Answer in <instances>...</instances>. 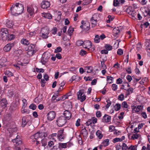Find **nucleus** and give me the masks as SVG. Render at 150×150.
Instances as JSON below:
<instances>
[{
  "label": "nucleus",
  "instance_id": "a878e982",
  "mask_svg": "<svg viewBox=\"0 0 150 150\" xmlns=\"http://www.w3.org/2000/svg\"><path fill=\"white\" fill-rule=\"evenodd\" d=\"M42 16L44 17L48 18L49 19H51L52 18L51 15L49 13H44L43 14Z\"/></svg>",
  "mask_w": 150,
  "mask_h": 150
},
{
  "label": "nucleus",
  "instance_id": "e2e57ef3",
  "mask_svg": "<svg viewBox=\"0 0 150 150\" xmlns=\"http://www.w3.org/2000/svg\"><path fill=\"white\" fill-rule=\"evenodd\" d=\"M119 4L118 0H114L113 2V5L115 6H116Z\"/></svg>",
  "mask_w": 150,
  "mask_h": 150
},
{
  "label": "nucleus",
  "instance_id": "338daca9",
  "mask_svg": "<svg viewBox=\"0 0 150 150\" xmlns=\"http://www.w3.org/2000/svg\"><path fill=\"white\" fill-rule=\"evenodd\" d=\"M54 144V142L50 140L48 142V146L49 147H52Z\"/></svg>",
  "mask_w": 150,
  "mask_h": 150
},
{
  "label": "nucleus",
  "instance_id": "2eb2a0df",
  "mask_svg": "<svg viewBox=\"0 0 150 150\" xmlns=\"http://www.w3.org/2000/svg\"><path fill=\"white\" fill-rule=\"evenodd\" d=\"M13 46V45L11 44H7L4 48V50L6 52H8L11 48Z\"/></svg>",
  "mask_w": 150,
  "mask_h": 150
},
{
  "label": "nucleus",
  "instance_id": "dca6fc26",
  "mask_svg": "<svg viewBox=\"0 0 150 150\" xmlns=\"http://www.w3.org/2000/svg\"><path fill=\"white\" fill-rule=\"evenodd\" d=\"M126 91L125 95L126 97L129 96L130 94L133 92V88L132 87H129L127 89H125Z\"/></svg>",
  "mask_w": 150,
  "mask_h": 150
},
{
  "label": "nucleus",
  "instance_id": "37998d69",
  "mask_svg": "<svg viewBox=\"0 0 150 150\" xmlns=\"http://www.w3.org/2000/svg\"><path fill=\"white\" fill-rule=\"evenodd\" d=\"M57 135V133H54L52 134H51L49 136V138L50 139H52L54 140L55 141V140L54 138V137H56V136Z\"/></svg>",
  "mask_w": 150,
  "mask_h": 150
},
{
  "label": "nucleus",
  "instance_id": "a211bd4d",
  "mask_svg": "<svg viewBox=\"0 0 150 150\" xmlns=\"http://www.w3.org/2000/svg\"><path fill=\"white\" fill-rule=\"evenodd\" d=\"M68 144V143H58V148L59 149L66 148H67V146Z\"/></svg>",
  "mask_w": 150,
  "mask_h": 150
},
{
  "label": "nucleus",
  "instance_id": "72a5a7b5",
  "mask_svg": "<svg viewBox=\"0 0 150 150\" xmlns=\"http://www.w3.org/2000/svg\"><path fill=\"white\" fill-rule=\"evenodd\" d=\"M121 147L122 150H127L129 149L127 144L124 143H122Z\"/></svg>",
  "mask_w": 150,
  "mask_h": 150
},
{
  "label": "nucleus",
  "instance_id": "8fccbe9b",
  "mask_svg": "<svg viewBox=\"0 0 150 150\" xmlns=\"http://www.w3.org/2000/svg\"><path fill=\"white\" fill-rule=\"evenodd\" d=\"M34 52L35 51L28 50V51L27 52V54L29 56H31L34 53Z\"/></svg>",
  "mask_w": 150,
  "mask_h": 150
},
{
  "label": "nucleus",
  "instance_id": "5fc2aeb1",
  "mask_svg": "<svg viewBox=\"0 0 150 150\" xmlns=\"http://www.w3.org/2000/svg\"><path fill=\"white\" fill-rule=\"evenodd\" d=\"M22 101L23 104L22 105V107H26L27 104L26 100L25 99H24Z\"/></svg>",
  "mask_w": 150,
  "mask_h": 150
},
{
  "label": "nucleus",
  "instance_id": "ea45409f",
  "mask_svg": "<svg viewBox=\"0 0 150 150\" xmlns=\"http://www.w3.org/2000/svg\"><path fill=\"white\" fill-rule=\"evenodd\" d=\"M74 31V29L73 28H72L71 27H70L68 30V33L69 35L70 36L71 35Z\"/></svg>",
  "mask_w": 150,
  "mask_h": 150
},
{
  "label": "nucleus",
  "instance_id": "3c124183",
  "mask_svg": "<svg viewBox=\"0 0 150 150\" xmlns=\"http://www.w3.org/2000/svg\"><path fill=\"white\" fill-rule=\"evenodd\" d=\"M35 45L32 44H31L28 47V50H31L34 51V49L35 48Z\"/></svg>",
  "mask_w": 150,
  "mask_h": 150
},
{
  "label": "nucleus",
  "instance_id": "aec40b11",
  "mask_svg": "<svg viewBox=\"0 0 150 150\" xmlns=\"http://www.w3.org/2000/svg\"><path fill=\"white\" fill-rule=\"evenodd\" d=\"M13 24L11 21L7 20L6 23V25L8 28H11L13 26Z\"/></svg>",
  "mask_w": 150,
  "mask_h": 150
},
{
  "label": "nucleus",
  "instance_id": "774afa93",
  "mask_svg": "<svg viewBox=\"0 0 150 150\" xmlns=\"http://www.w3.org/2000/svg\"><path fill=\"white\" fill-rule=\"evenodd\" d=\"M86 54V51L84 50H81L80 52V54L81 56H83Z\"/></svg>",
  "mask_w": 150,
  "mask_h": 150
},
{
  "label": "nucleus",
  "instance_id": "79ce46f5",
  "mask_svg": "<svg viewBox=\"0 0 150 150\" xmlns=\"http://www.w3.org/2000/svg\"><path fill=\"white\" fill-rule=\"evenodd\" d=\"M106 102L107 103V104L106 105L105 107L107 109L111 105L112 102L110 100H107L106 101Z\"/></svg>",
  "mask_w": 150,
  "mask_h": 150
},
{
  "label": "nucleus",
  "instance_id": "ddd939ff",
  "mask_svg": "<svg viewBox=\"0 0 150 150\" xmlns=\"http://www.w3.org/2000/svg\"><path fill=\"white\" fill-rule=\"evenodd\" d=\"M132 109L134 110L135 112H138L142 109V107L141 105L132 106Z\"/></svg>",
  "mask_w": 150,
  "mask_h": 150
},
{
  "label": "nucleus",
  "instance_id": "f3484780",
  "mask_svg": "<svg viewBox=\"0 0 150 150\" xmlns=\"http://www.w3.org/2000/svg\"><path fill=\"white\" fill-rule=\"evenodd\" d=\"M21 126L23 127H24L28 122V120L25 117H23L22 119Z\"/></svg>",
  "mask_w": 150,
  "mask_h": 150
},
{
  "label": "nucleus",
  "instance_id": "5701e85b",
  "mask_svg": "<svg viewBox=\"0 0 150 150\" xmlns=\"http://www.w3.org/2000/svg\"><path fill=\"white\" fill-rule=\"evenodd\" d=\"M48 59L45 57V55H43L41 60V62L43 64H45L47 62Z\"/></svg>",
  "mask_w": 150,
  "mask_h": 150
},
{
  "label": "nucleus",
  "instance_id": "69168bd1",
  "mask_svg": "<svg viewBox=\"0 0 150 150\" xmlns=\"http://www.w3.org/2000/svg\"><path fill=\"white\" fill-rule=\"evenodd\" d=\"M96 115L97 117H100L101 116V113L100 111H97L96 113Z\"/></svg>",
  "mask_w": 150,
  "mask_h": 150
},
{
  "label": "nucleus",
  "instance_id": "680f3d73",
  "mask_svg": "<svg viewBox=\"0 0 150 150\" xmlns=\"http://www.w3.org/2000/svg\"><path fill=\"white\" fill-rule=\"evenodd\" d=\"M57 31V28L56 27H54L51 30V32L54 35L56 33Z\"/></svg>",
  "mask_w": 150,
  "mask_h": 150
},
{
  "label": "nucleus",
  "instance_id": "a18cd8bd",
  "mask_svg": "<svg viewBox=\"0 0 150 150\" xmlns=\"http://www.w3.org/2000/svg\"><path fill=\"white\" fill-rule=\"evenodd\" d=\"M64 129H63L59 130L57 132V135L64 134Z\"/></svg>",
  "mask_w": 150,
  "mask_h": 150
},
{
  "label": "nucleus",
  "instance_id": "09e8293b",
  "mask_svg": "<svg viewBox=\"0 0 150 150\" xmlns=\"http://www.w3.org/2000/svg\"><path fill=\"white\" fill-rule=\"evenodd\" d=\"M122 107L123 108H127L128 107V105L126 101L123 102L122 104Z\"/></svg>",
  "mask_w": 150,
  "mask_h": 150
},
{
  "label": "nucleus",
  "instance_id": "c9c22d12",
  "mask_svg": "<svg viewBox=\"0 0 150 150\" xmlns=\"http://www.w3.org/2000/svg\"><path fill=\"white\" fill-rule=\"evenodd\" d=\"M25 107H22V109H21V112L23 114L26 113L28 114L29 113L28 110H27L25 109Z\"/></svg>",
  "mask_w": 150,
  "mask_h": 150
},
{
  "label": "nucleus",
  "instance_id": "c85d7f7f",
  "mask_svg": "<svg viewBox=\"0 0 150 150\" xmlns=\"http://www.w3.org/2000/svg\"><path fill=\"white\" fill-rule=\"evenodd\" d=\"M5 75L8 77H10L13 76V74L10 71L8 70H6L4 72Z\"/></svg>",
  "mask_w": 150,
  "mask_h": 150
},
{
  "label": "nucleus",
  "instance_id": "4d7b16f0",
  "mask_svg": "<svg viewBox=\"0 0 150 150\" xmlns=\"http://www.w3.org/2000/svg\"><path fill=\"white\" fill-rule=\"evenodd\" d=\"M124 95L121 94L118 96V99L120 101H122L124 99Z\"/></svg>",
  "mask_w": 150,
  "mask_h": 150
},
{
  "label": "nucleus",
  "instance_id": "bb28decb",
  "mask_svg": "<svg viewBox=\"0 0 150 150\" xmlns=\"http://www.w3.org/2000/svg\"><path fill=\"white\" fill-rule=\"evenodd\" d=\"M15 38V36L13 34H9L8 33V36L7 38V39L6 40H11Z\"/></svg>",
  "mask_w": 150,
  "mask_h": 150
},
{
  "label": "nucleus",
  "instance_id": "e433bc0d",
  "mask_svg": "<svg viewBox=\"0 0 150 150\" xmlns=\"http://www.w3.org/2000/svg\"><path fill=\"white\" fill-rule=\"evenodd\" d=\"M81 133L84 136H86L88 134V133L85 127L82 130Z\"/></svg>",
  "mask_w": 150,
  "mask_h": 150
},
{
  "label": "nucleus",
  "instance_id": "864d4df0",
  "mask_svg": "<svg viewBox=\"0 0 150 150\" xmlns=\"http://www.w3.org/2000/svg\"><path fill=\"white\" fill-rule=\"evenodd\" d=\"M129 150H137V146L131 145L129 147Z\"/></svg>",
  "mask_w": 150,
  "mask_h": 150
},
{
  "label": "nucleus",
  "instance_id": "6e6d98bb",
  "mask_svg": "<svg viewBox=\"0 0 150 150\" xmlns=\"http://www.w3.org/2000/svg\"><path fill=\"white\" fill-rule=\"evenodd\" d=\"M91 21L92 25L93 27H95L96 25V22L97 21L95 20L92 19V18L91 19Z\"/></svg>",
  "mask_w": 150,
  "mask_h": 150
},
{
  "label": "nucleus",
  "instance_id": "1a4fd4ad",
  "mask_svg": "<svg viewBox=\"0 0 150 150\" xmlns=\"http://www.w3.org/2000/svg\"><path fill=\"white\" fill-rule=\"evenodd\" d=\"M50 6V2L47 1H44L41 4V7L43 9H46L49 7Z\"/></svg>",
  "mask_w": 150,
  "mask_h": 150
},
{
  "label": "nucleus",
  "instance_id": "393cba45",
  "mask_svg": "<svg viewBox=\"0 0 150 150\" xmlns=\"http://www.w3.org/2000/svg\"><path fill=\"white\" fill-rule=\"evenodd\" d=\"M109 140L108 139H107L103 141L102 144V146H108L109 144Z\"/></svg>",
  "mask_w": 150,
  "mask_h": 150
},
{
  "label": "nucleus",
  "instance_id": "9d476101",
  "mask_svg": "<svg viewBox=\"0 0 150 150\" xmlns=\"http://www.w3.org/2000/svg\"><path fill=\"white\" fill-rule=\"evenodd\" d=\"M64 115L65 118L69 120L71 117V114L69 111L66 110L64 112Z\"/></svg>",
  "mask_w": 150,
  "mask_h": 150
},
{
  "label": "nucleus",
  "instance_id": "7c9ffc66",
  "mask_svg": "<svg viewBox=\"0 0 150 150\" xmlns=\"http://www.w3.org/2000/svg\"><path fill=\"white\" fill-rule=\"evenodd\" d=\"M41 31L42 33L45 34H48L49 33V30L46 28H42Z\"/></svg>",
  "mask_w": 150,
  "mask_h": 150
},
{
  "label": "nucleus",
  "instance_id": "de8ad7c7",
  "mask_svg": "<svg viewBox=\"0 0 150 150\" xmlns=\"http://www.w3.org/2000/svg\"><path fill=\"white\" fill-rule=\"evenodd\" d=\"M105 48L108 50H110L112 49V47L111 46L108 44H106L105 46Z\"/></svg>",
  "mask_w": 150,
  "mask_h": 150
},
{
  "label": "nucleus",
  "instance_id": "0e129e2a",
  "mask_svg": "<svg viewBox=\"0 0 150 150\" xmlns=\"http://www.w3.org/2000/svg\"><path fill=\"white\" fill-rule=\"evenodd\" d=\"M123 53V51L121 49H119L117 51V54L119 55H122Z\"/></svg>",
  "mask_w": 150,
  "mask_h": 150
},
{
  "label": "nucleus",
  "instance_id": "4468645a",
  "mask_svg": "<svg viewBox=\"0 0 150 150\" xmlns=\"http://www.w3.org/2000/svg\"><path fill=\"white\" fill-rule=\"evenodd\" d=\"M111 120V117L108 115H105L102 119L103 122H110Z\"/></svg>",
  "mask_w": 150,
  "mask_h": 150
},
{
  "label": "nucleus",
  "instance_id": "0eeeda50",
  "mask_svg": "<svg viewBox=\"0 0 150 150\" xmlns=\"http://www.w3.org/2000/svg\"><path fill=\"white\" fill-rule=\"evenodd\" d=\"M12 141L15 146L20 145L22 144V142L20 140V136L18 135L15 139H13Z\"/></svg>",
  "mask_w": 150,
  "mask_h": 150
},
{
  "label": "nucleus",
  "instance_id": "13d9d810",
  "mask_svg": "<svg viewBox=\"0 0 150 150\" xmlns=\"http://www.w3.org/2000/svg\"><path fill=\"white\" fill-rule=\"evenodd\" d=\"M29 108L30 109H32L33 110H34L36 109V106L35 104H32L30 105V106L29 107Z\"/></svg>",
  "mask_w": 150,
  "mask_h": 150
},
{
  "label": "nucleus",
  "instance_id": "bf43d9fd",
  "mask_svg": "<svg viewBox=\"0 0 150 150\" xmlns=\"http://www.w3.org/2000/svg\"><path fill=\"white\" fill-rule=\"evenodd\" d=\"M62 50V49L60 47H58L55 50L54 52L57 53L61 52Z\"/></svg>",
  "mask_w": 150,
  "mask_h": 150
},
{
  "label": "nucleus",
  "instance_id": "4be33fe9",
  "mask_svg": "<svg viewBox=\"0 0 150 150\" xmlns=\"http://www.w3.org/2000/svg\"><path fill=\"white\" fill-rule=\"evenodd\" d=\"M120 30L118 28H114L112 30V33L114 36H116L119 34Z\"/></svg>",
  "mask_w": 150,
  "mask_h": 150
},
{
  "label": "nucleus",
  "instance_id": "412c9836",
  "mask_svg": "<svg viewBox=\"0 0 150 150\" xmlns=\"http://www.w3.org/2000/svg\"><path fill=\"white\" fill-rule=\"evenodd\" d=\"M6 59L4 57L1 58L0 60V65H1L2 67H5L6 65V64H4L6 62Z\"/></svg>",
  "mask_w": 150,
  "mask_h": 150
},
{
  "label": "nucleus",
  "instance_id": "cd10ccee",
  "mask_svg": "<svg viewBox=\"0 0 150 150\" xmlns=\"http://www.w3.org/2000/svg\"><path fill=\"white\" fill-rule=\"evenodd\" d=\"M121 107V105L120 103H116L114 106L115 110L117 111L119 110Z\"/></svg>",
  "mask_w": 150,
  "mask_h": 150
},
{
  "label": "nucleus",
  "instance_id": "423d86ee",
  "mask_svg": "<svg viewBox=\"0 0 150 150\" xmlns=\"http://www.w3.org/2000/svg\"><path fill=\"white\" fill-rule=\"evenodd\" d=\"M81 23L82 25L80 27L84 30H88L89 29V23L87 21H81Z\"/></svg>",
  "mask_w": 150,
  "mask_h": 150
},
{
  "label": "nucleus",
  "instance_id": "b1692460",
  "mask_svg": "<svg viewBox=\"0 0 150 150\" xmlns=\"http://www.w3.org/2000/svg\"><path fill=\"white\" fill-rule=\"evenodd\" d=\"M57 137L59 141L62 142L63 141L65 138V134L60 135H57Z\"/></svg>",
  "mask_w": 150,
  "mask_h": 150
},
{
  "label": "nucleus",
  "instance_id": "2f4dec72",
  "mask_svg": "<svg viewBox=\"0 0 150 150\" xmlns=\"http://www.w3.org/2000/svg\"><path fill=\"white\" fill-rule=\"evenodd\" d=\"M58 96V95L57 94L54 95L52 98L51 100V102L52 103L56 102L57 100H56V98H57V97Z\"/></svg>",
  "mask_w": 150,
  "mask_h": 150
},
{
  "label": "nucleus",
  "instance_id": "c756f323",
  "mask_svg": "<svg viewBox=\"0 0 150 150\" xmlns=\"http://www.w3.org/2000/svg\"><path fill=\"white\" fill-rule=\"evenodd\" d=\"M97 136L99 139H101L103 137V135L100 130H98L96 133Z\"/></svg>",
  "mask_w": 150,
  "mask_h": 150
},
{
  "label": "nucleus",
  "instance_id": "f8f14e48",
  "mask_svg": "<svg viewBox=\"0 0 150 150\" xmlns=\"http://www.w3.org/2000/svg\"><path fill=\"white\" fill-rule=\"evenodd\" d=\"M0 104L2 108H5L6 107L7 104V103L6 99L5 98H2L1 99Z\"/></svg>",
  "mask_w": 150,
  "mask_h": 150
},
{
  "label": "nucleus",
  "instance_id": "a19ab883",
  "mask_svg": "<svg viewBox=\"0 0 150 150\" xmlns=\"http://www.w3.org/2000/svg\"><path fill=\"white\" fill-rule=\"evenodd\" d=\"M76 45L79 46L81 45H83V42L81 40H78L76 41Z\"/></svg>",
  "mask_w": 150,
  "mask_h": 150
},
{
  "label": "nucleus",
  "instance_id": "4c0bfd02",
  "mask_svg": "<svg viewBox=\"0 0 150 150\" xmlns=\"http://www.w3.org/2000/svg\"><path fill=\"white\" fill-rule=\"evenodd\" d=\"M94 42L96 43H98L100 41V38L99 36L98 35L95 36L94 39Z\"/></svg>",
  "mask_w": 150,
  "mask_h": 150
},
{
  "label": "nucleus",
  "instance_id": "9b49d317",
  "mask_svg": "<svg viewBox=\"0 0 150 150\" xmlns=\"http://www.w3.org/2000/svg\"><path fill=\"white\" fill-rule=\"evenodd\" d=\"M83 47L85 48H90L91 47V43L89 40L84 41L83 44Z\"/></svg>",
  "mask_w": 150,
  "mask_h": 150
},
{
  "label": "nucleus",
  "instance_id": "c03bdc74",
  "mask_svg": "<svg viewBox=\"0 0 150 150\" xmlns=\"http://www.w3.org/2000/svg\"><path fill=\"white\" fill-rule=\"evenodd\" d=\"M139 134H134L131 137V139H137L140 136Z\"/></svg>",
  "mask_w": 150,
  "mask_h": 150
},
{
  "label": "nucleus",
  "instance_id": "f257e3e1",
  "mask_svg": "<svg viewBox=\"0 0 150 150\" xmlns=\"http://www.w3.org/2000/svg\"><path fill=\"white\" fill-rule=\"evenodd\" d=\"M24 9L23 6L21 4L16 3L13 4L10 9L11 13L13 15L21 14Z\"/></svg>",
  "mask_w": 150,
  "mask_h": 150
},
{
  "label": "nucleus",
  "instance_id": "20e7f679",
  "mask_svg": "<svg viewBox=\"0 0 150 150\" xmlns=\"http://www.w3.org/2000/svg\"><path fill=\"white\" fill-rule=\"evenodd\" d=\"M78 99L81 102L83 101L86 99V96L84 94V91L83 90H80L77 93Z\"/></svg>",
  "mask_w": 150,
  "mask_h": 150
},
{
  "label": "nucleus",
  "instance_id": "6ab92c4d",
  "mask_svg": "<svg viewBox=\"0 0 150 150\" xmlns=\"http://www.w3.org/2000/svg\"><path fill=\"white\" fill-rule=\"evenodd\" d=\"M27 11L30 16L33 15L34 13V9L32 7H28Z\"/></svg>",
  "mask_w": 150,
  "mask_h": 150
},
{
  "label": "nucleus",
  "instance_id": "49530a36",
  "mask_svg": "<svg viewBox=\"0 0 150 150\" xmlns=\"http://www.w3.org/2000/svg\"><path fill=\"white\" fill-rule=\"evenodd\" d=\"M99 15L98 14H95L93 15L91 17L92 19L93 20H95L97 21L98 19V17Z\"/></svg>",
  "mask_w": 150,
  "mask_h": 150
},
{
  "label": "nucleus",
  "instance_id": "603ef678",
  "mask_svg": "<svg viewBox=\"0 0 150 150\" xmlns=\"http://www.w3.org/2000/svg\"><path fill=\"white\" fill-rule=\"evenodd\" d=\"M113 78L111 76H108L107 77V81H109V83H111L112 82V80Z\"/></svg>",
  "mask_w": 150,
  "mask_h": 150
},
{
  "label": "nucleus",
  "instance_id": "58836bf2",
  "mask_svg": "<svg viewBox=\"0 0 150 150\" xmlns=\"http://www.w3.org/2000/svg\"><path fill=\"white\" fill-rule=\"evenodd\" d=\"M41 142L42 144V146H45L47 144V140L45 139H43L41 140Z\"/></svg>",
  "mask_w": 150,
  "mask_h": 150
},
{
  "label": "nucleus",
  "instance_id": "052dcab7",
  "mask_svg": "<svg viewBox=\"0 0 150 150\" xmlns=\"http://www.w3.org/2000/svg\"><path fill=\"white\" fill-rule=\"evenodd\" d=\"M112 88L113 90L115 91L117 88V86L115 84H113L112 85Z\"/></svg>",
  "mask_w": 150,
  "mask_h": 150
},
{
  "label": "nucleus",
  "instance_id": "f704fd0d",
  "mask_svg": "<svg viewBox=\"0 0 150 150\" xmlns=\"http://www.w3.org/2000/svg\"><path fill=\"white\" fill-rule=\"evenodd\" d=\"M85 69L87 71V73H91L92 71V68L91 67H85Z\"/></svg>",
  "mask_w": 150,
  "mask_h": 150
},
{
  "label": "nucleus",
  "instance_id": "7ed1b4c3",
  "mask_svg": "<svg viewBox=\"0 0 150 150\" xmlns=\"http://www.w3.org/2000/svg\"><path fill=\"white\" fill-rule=\"evenodd\" d=\"M66 122V119L63 116H61L58 117L56 120L57 125L59 127L63 126Z\"/></svg>",
  "mask_w": 150,
  "mask_h": 150
},
{
  "label": "nucleus",
  "instance_id": "6e6552de",
  "mask_svg": "<svg viewBox=\"0 0 150 150\" xmlns=\"http://www.w3.org/2000/svg\"><path fill=\"white\" fill-rule=\"evenodd\" d=\"M56 114L54 111H51L47 114V118L49 121H52L55 117Z\"/></svg>",
  "mask_w": 150,
  "mask_h": 150
},
{
  "label": "nucleus",
  "instance_id": "39448f33",
  "mask_svg": "<svg viewBox=\"0 0 150 150\" xmlns=\"http://www.w3.org/2000/svg\"><path fill=\"white\" fill-rule=\"evenodd\" d=\"M1 36L2 39L4 40H6L8 34L7 29L2 28L0 32Z\"/></svg>",
  "mask_w": 150,
  "mask_h": 150
},
{
  "label": "nucleus",
  "instance_id": "473e14b6",
  "mask_svg": "<svg viewBox=\"0 0 150 150\" xmlns=\"http://www.w3.org/2000/svg\"><path fill=\"white\" fill-rule=\"evenodd\" d=\"M21 42L25 45H28L29 44L28 41L25 39H23L21 40Z\"/></svg>",
  "mask_w": 150,
  "mask_h": 150
},
{
  "label": "nucleus",
  "instance_id": "f03ea898",
  "mask_svg": "<svg viewBox=\"0 0 150 150\" xmlns=\"http://www.w3.org/2000/svg\"><path fill=\"white\" fill-rule=\"evenodd\" d=\"M47 136V134L44 132H38L35 134L34 135L31 136L30 137V139L33 140H41V138L43 137H46Z\"/></svg>",
  "mask_w": 150,
  "mask_h": 150
}]
</instances>
